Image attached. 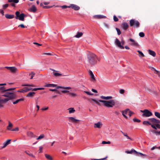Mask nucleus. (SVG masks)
<instances>
[{
  "label": "nucleus",
  "instance_id": "nucleus-1",
  "mask_svg": "<svg viewBox=\"0 0 160 160\" xmlns=\"http://www.w3.org/2000/svg\"><path fill=\"white\" fill-rule=\"evenodd\" d=\"M100 98L102 99L109 100H100V102L103 103L104 106L108 108H112L116 104V102L115 100L112 99V96H102L100 97Z\"/></svg>",
  "mask_w": 160,
  "mask_h": 160
},
{
  "label": "nucleus",
  "instance_id": "nucleus-2",
  "mask_svg": "<svg viewBox=\"0 0 160 160\" xmlns=\"http://www.w3.org/2000/svg\"><path fill=\"white\" fill-rule=\"evenodd\" d=\"M99 61V59L94 54L91 53L88 54V61L90 65H94L97 63L98 61Z\"/></svg>",
  "mask_w": 160,
  "mask_h": 160
},
{
  "label": "nucleus",
  "instance_id": "nucleus-3",
  "mask_svg": "<svg viewBox=\"0 0 160 160\" xmlns=\"http://www.w3.org/2000/svg\"><path fill=\"white\" fill-rule=\"evenodd\" d=\"M114 43L117 46L121 49H123L124 48L123 45L125 43V41L122 39L120 41L118 38H116L115 40Z\"/></svg>",
  "mask_w": 160,
  "mask_h": 160
},
{
  "label": "nucleus",
  "instance_id": "nucleus-4",
  "mask_svg": "<svg viewBox=\"0 0 160 160\" xmlns=\"http://www.w3.org/2000/svg\"><path fill=\"white\" fill-rule=\"evenodd\" d=\"M3 96L7 97V98L9 99V100L14 99L16 98V95L14 93L9 92H6Z\"/></svg>",
  "mask_w": 160,
  "mask_h": 160
},
{
  "label": "nucleus",
  "instance_id": "nucleus-5",
  "mask_svg": "<svg viewBox=\"0 0 160 160\" xmlns=\"http://www.w3.org/2000/svg\"><path fill=\"white\" fill-rule=\"evenodd\" d=\"M16 15V18L18 19L19 20L24 21V17L25 15L22 13L20 14V12L18 11H17L15 13Z\"/></svg>",
  "mask_w": 160,
  "mask_h": 160
},
{
  "label": "nucleus",
  "instance_id": "nucleus-6",
  "mask_svg": "<svg viewBox=\"0 0 160 160\" xmlns=\"http://www.w3.org/2000/svg\"><path fill=\"white\" fill-rule=\"evenodd\" d=\"M5 68L7 69L12 73H16L18 72V69L15 67H6Z\"/></svg>",
  "mask_w": 160,
  "mask_h": 160
},
{
  "label": "nucleus",
  "instance_id": "nucleus-7",
  "mask_svg": "<svg viewBox=\"0 0 160 160\" xmlns=\"http://www.w3.org/2000/svg\"><path fill=\"white\" fill-rule=\"evenodd\" d=\"M130 24L131 26H133L138 28L139 26L140 23L138 21L135 19H132L130 21Z\"/></svg>",
  "mask_w": 160,
  "mask_h": 160
},
{
  "label": "nucleus",
  "instance_id": "nucleus-8",
  "mask_svg": "<svg viewBox=\"0 0 160 160\" xmlns=\"http://www.w3.org/2000/svg\"><path fill=\"white\" fill-rule=\"evenodd\" d=\"M57 89L61 88L63 90L62 91V92L63 93H66L68 92L69 91L68 90H69L71 89V88L70 87H64L62 86H58L56 87Z\"/></svg>",
  "mask_w": 160,
  "mask_h": 160
},
{
  "label": "nucleus",
  "instance_id": "nucleus-9",
  "mask_svg": "<svg viewBox=\"0 0 160 160\" xmlns=\"http://www.w3.org/2000/svg\"><path fill=\"white\" fill-rule=\"evenodd\" d=\"M141 112L143 113L142 116L145 117H149L152 115V113L147 109L141 110Z\"/></svg>",
  "mask_w": 160,
  "mask_h": 160
},
{
  "label": "nucleus",
  "instance_id": "nucleus-10",
  "mask_svg": "<svg viewBox=\"0 0 160 160\" xmlns=\"http://www.w3.org/2000/svg\"><path fill=\"white\" fill-rule=\"evenodd\" d=\"M68 119L69 122L73 123H78L81 121L80 120L76 119L74 117H69Z\"/></svg>",
  "mask_w": 160,
  "mask_h": 160
},
{
  "label": "nucleus",
  "instance_id": "nucleus-11",
  "mask_svg": "<svg viewBox=\"0 0 160 160\" xmlns=\"http://www.w3.org/2000/svg\"><path fill=\"white\" fill-rule=\"evenodd\" d=\"M103 125V124L101 121H99L94 124V128H101Z\"/></svg>",
  "mask_w": 160,
  "mask_h": 160
},
{
  "label": "nucleus",
  "instance_id": "nucleus-12",
  "mask_svg": "<svg viewBox=\"0 0 160 160\" xmlns=\"http://www.w3.org/2000/svg\"><path fill=\"white\" fill-rule=\"evenodd\" d=\"M129 110H130L129 109H127L121 112L123 116L126 119H128V118L126 115L128 114V112H129Z\"/></svg>",
  "mask_w": 160,
  "mask_h": 160
},
{
  "label": "nucleus",
  "instance_id": "nucleus-13",
  "mask_svg": "<svg viewBox=\"0 0 160 160\" xmlns=\"http://www.w3.org/2000/svg\"><path fill=\"white\" fill-rule=\"evenodd\" d=\"M88 73L91 78V81L93 82L95 81H96V79L92 72L90 70L88 72Z\"/></svg>",
  "mask_w": 160,
  "mask_h": 160
},
{
  "label": "nucleus",
  "instance_id": "nucleus-14",
  "mask_svg": "<svg viewBox=\"0 0 160 160\" xmlns=\"http://www.w3.org/2000/svg\"><path fill=\"white\" fill-rule=\"evenodd\" d=\"M68 8H71L75 10H78L79 9L80 7L77 5L73 4H71L70 6H68Z\"/></svg>",
  "mask_w": 160,
  "mask_h": 160
},
{
  "label": "nucleus",
  "instance_id": "nucleus-15",
  "mask_svg": "<svg viewBox=\"0 0 160 160\" xmlns=\"http://www.w3.org/2000/svg\"><path fill=\"white\" fill-rule=\"evenodd\" d=\"M149 121L152 122L153 124L160 123V121L154 118H152L149 119Z\"/></svg>",
  "mask_w": 160,
  "mask_h": 160
},
{
  "label": "nucleus",
  "instance_id": "nucleus-16",
  "mask_svg": "<svg viewBox=\"0 0 160 160\" xmlns=\"http://www.w3.org/2000/svg\"><path fill=\"white\" fill-rule=\"evenodd\" d=\"M28 137L31 138H35L36 137V135L32 132L28 131L27 133Z\"/></svg>",
  "mask_w": 160,
  "mask_h": 160
},
{
  "label": "nucleus",
  "instance_id": "nucleus-17",
  "mask_svg": "<svg viewBox=\"0 0 160 160\" xmlns=\"http://www.w3.org/2000/svg\"><path fill=\"white\" fill-rule=\"evenodd\" d=\"M88 100L91 103H92V101H93V102H95V103H96L98 105H99V106L100 105V104L99 102H100V101L101 100H96L95 99L90 98Z\"/></svg>",
  "mask_w": 160,
  "mask_h": 160
},
{
  "label": "nucleus",
  "instance_id": "nucleus-18",
  "mask_svg": "<svg viewBox=\"0 0 160 160\" xmlns=\"http://www.w3.org/2000/svg\"><path fill=\"white\" fill-rule=\"evenodd\" d=\"M24 89H22L21 90H18L17 91V92L24 93L25 92H27L30 90H31L32 89L31 88H28L27 87L25 88Z\"/></svg>",
  "mask_w": 160,
  "mask_h": 160
},
{
  "label": "nucleus",
  "instance_id": "nucleus-19",
  "mask_svg": "<svg viewBox=\"0 0 160 160\" xmlns=\"http://www.w3.org/2000/svg\"><path fill=\"white\" fill-rule=\"evenodd\" d=\"M134 154L136 156H140L143 157H147L148 156L146 154H144L141 152H137V151H136V153H134Z\"/></svg>",
  "mask_w": 160,
  "mask_h": 160
},
{
  "label": "nucleus",
  "instance_id": "nucleus-20",
  "mask_svg": "<svg viewBox=\"0 0 160 160\" xmlns=\"http://www.w3.org/2000/svg\"><path fill=\"white\" fill-rule=\"evenodd\" d=\"M93 17L94 18L96 19H100L102 18H106V17L102 15H98L94 16Z\"/></svg>",
  "mask_w": 160,
  "mask_h": 160
},
{
  "label": "nucleus",
  "instance_id": "nucleus-21",
  "mask_svg": "<svg viewBox=\"0 0 160 160\" xmlns=\"http://www.w3.org/2000/svg\"><path fill=\"white\" fill-rule=\"evenodd\" d=\"M11 139H8L6 142H4L3 143V146L2 147V148H5L8 144L10 143Z\"/></svg>",
  "mask_w": 160,
  "mask_h": 160
},
{
  "label": "nucleus",
  "instance_id": "nucleus-22",
  "mask_svg": "<svg viewBox=\"0 0 160 160\" xmlns=\"http://www.w3.org/2000/svg\"><path fill=\"white\" fill-rule=\"evenodd\" d=\"M69 114L74 113L76 111L73 108H70L68 109Z\"/></svg>",
  "mask_w": 160,
  "mask_h": 160
},
{
  "label": "nucleus",
  "instance_id": "nucleus-23",
  "mask_svg": "<svg viewBox=\"0 0 160 160\" xmlns=\"http://www.w3.org/2000/svg\"><path fill=\"white\" fill-rule=\"evenodd\" d=\"M148 51L150 55L152 56L153 57H155L156 55V53L155 52L150 49H149Z\"/></svg>",
  "mask_w": 160,
  "mask_h": 160
},
{
  "label": "nucleus",
  "instance_id": "nucleus-24",
  "mask_svg": "<svg viewBox=\"0 0 160 160\" xmlns=\"http://www.w3.org/2000/svg\"><path fill=\"white\" fill-rule=\"evenodd\" d=\"M13 127V124L10 122V121L8 122V125L7 127V129L8 130H12L11 129Z\"/></svg>",
  "mask_w": 160,
  "mask_h": 160
},
{
  "label": "nucleus",
  "instance_id": "nucleus-25",
  "mask_svg": "<svg viewBox=\"0 0 160 160\" xmlns=\"http://www.w3.org/2000/svg\"><path fill=\"white\" fill-rule=\"evenodd\" d=\"M9 100H9V99H8L7 98L4 99H2L1 98L0 103H6Z\"/></svg>",
  "mask_w": 160,
  "mask_h": 160
},
{
  "label": "nucleus",
  "instance_id": "nucleus-26",
  "mask_svg": "<svg viewBox=\"0 0 160 160\" xmlns=\"http://www.w3.org/2000/svg\"><path fill=\"white\" fill-rule=\"evenodd\" d=\"M5 17L8 19H12L14 18V16L13 15H10L9 14H6L5 15Z\"/></svg>",
  "mask_w": 160,
  "mask_h": 160
},
{
  "label": "nucleus",
  "instance_id": "nucleus-27",
  "mask_svg": "<svg viewBox=\"0 0 160 160\" xmlns=\"http://www.w3.org/2000/svg\"><path fill=\"white\" fill-rule=\"evenodd\" d=\"M129 40L133 42L132 43V44H131L132 45L135 46H138V43H137L133 39H131V38H130V39H129Z\"/></svg>",
  "mask_w": 160,
  "mask_h": 160
},
{
  "label": "nucleus",
  "instance_id": "nucleus-28",
  "mask_svg": "<svg viewBox=\"0 0 160 160\" xmlns=\"http://www.w3.org/2000/svg\"><path fill=\"white\" fill-rule=\"evenodd\" d=\"M34 92H30L28 93L27 95V97H32L35 94Z\"/></svg>",
  "mask_w": 160,
  "mask_h": 160
},
{
  "label": "nucleus",
  "instance_id": "nucleus-29",
  "mask_svg": "<svg viewBox=\"0 0 160 160\" xmlns=\"http://www.w3.org/2000/svg\"><path fill=\"white\" fill-rule=\"evenodd\" d=\"M45 156L46 158L49 160H53V158L50 155L48 154H45Z\"/></svg>",
  "mask_w": 160,
  "mask_h": 160
},
{
  "label": "nucleus",
  "instance_id": "nucleus-30",
  "mask_svg": "<svg viewBox=\"0 0 160 160\" xmlns=\"http://www.w3.org/2000/svg\"><path fill=\"white\" fill-rule=\"evenodd\" d=\"M122 26L123 29L126 30L128 28V25L126 23L124 22L122 23Z\"/></svg>",
  "mask_w": 160,
  "mask_h": 160
},
{
  "label": "nucleus",
  "instance_id": "nucleus-31",
  "mask_svg": "<svg viewBox=\"0 0 160 160\" xmlns=\"http://www.w3.org/2000/svg\"><path fill=\"white\" fill-rule=\"evenodd\" d=\"M57 85L53 84H46L44 86L45 87H55L57 86Z\"/></svg>",
  "mask_w": 160,
  "mask_h": 160
},
{
  "label": "nucleus",
  "instance_id": "nucleus-32",
  "mask_svg": "<svg viewBox=\"0 0 160 160\" xmlns=\"http://www.w3.org/2000/svg\"><path fill=\"white\" fill-rule=\"evenodd\" d=\"M30 10L31 12H35L37 10V8L34 5H33L30 8Z\"/></svg>",
  "mask_w": 160,
  "mask_h": 160
},
{
  "label": "nucleus",
  "instance_id": "nucleus-33",
  "mask_svg": "<svg viewBox=\"0 0 160 160\" xmlns=\"http://www.w3.org/2000/svg\"><path fill=\"white\" fill-rule=\"evenodd\" d=\"M23 100H24V99L23 98H20V99H17L15 101L13 102V103L14 104H16L17 103H18L19 102L21 101H23Z\"/></svg>",
  "mask_w": 160,
  "mask_h": 160
},
{
  "label": "nucleus",
  "instance_id": "nucleus-34",
  "mask_svg": "<svg viewBox=\"0 0 160 160\" xmlns=\"http://www.w3.org/2000/svg\"><path fill=\"white\" fill-rule=\"evenodd\" d=\"M136 151L134 149H132L130 151H126L125 152L128 154H131L133 152L136 153Z\"/></svg>",
  "mask_w": 160,
  "mask_h": 160
},
{
  "label": "nucleus",
  "instance_id": "nucleus-35",
  "mask_svg": "<svg viewBox=\"0 0 160 160\" xmlns=\"http://www.w3.org/2000/svg\"><path fill=\"white\" fill-rule=\"evenodd\" d=\"M83 35V33L82 32H78L77 34L75 35V37L77 38H79L81 37Z\"/></svg>",
  "mask_w": 160,
  "mask_h": 160
},
{
  "label": "nucleus",
  "instance_id": "nucleus-36",
  "mask_svg": "<svg viewBox=\"0 0 160 160\" xmlns=\"http://www.w3.org/2000/svg\"><path fill=\"white\" fill-rule=\"evenodd\" d=\"M137 52H138L139 54V56L140 58H142L145 56L144 54L141 51H140L139 50H138L137 51Z\"/></svg>",
  "mask_w": 160,
  "mask_h": 160
},
{
  "label": "nucleus",
  "instance_id": "nucleus-37",
  "mask_svg": "<svg viewBox=\"0 0 160 160\" xmlns=\"http://www.w3.org/2000/svg\"><path fill=\"white\" fill-rule=\"evenodd\" d=\"M45 137V135L43 134H42L40 135L37 138V139L38 140H40L43 138Z\"/></svg>",
  "mask_w": 160,
  "mask_h": 160
},
{
  "label": "nucleus",
  "instance_id": "nucleus-38",
  "mask_svg": "<svg viewBox=\"0 0 160 160\" xmlns=\"http://www.w3.org/2000/svg\"><path fill=\"white\" fill-rule=\"evenodd\" d=\"M69 94L71 97H75L78 96L77 94L75 93L71 92Z\"/></svg>",
  "mask_w": 160,
  "mask_h": 160
},
{
  "label": "nucleus",
  "instance_id": "nucleus-39",
  "mask_svg": "<svg viewBox=\"0 0 160 160\" xmlns=\"http://www.w3.org/2000/svg\"><path fill=\"white\" fill-rule=\"evenodd\" d=\"M121 132L124 136L127 137L128 139H131V138L128 135L127 133H124L122 131H121Z\"/></svg>",
  "mask_w": 160,
  "mask_h": 160
},
{
  "label": "nucleus",
  "instance_id": "nucleus-40",
  "mask_svg": "<svg viewBox=\"0 0 160 160\" xmlns=\"http://www.w3.org/2000/svg\"><path fill=\"white\" fill-rule=\"evenodd\" d=\"M0 91L1 92L7 91V89H5V88L4 87H0Z\"/></svg>",
  "mask_w": 160,
  "mask_h": 160
},
{
  "label": "nucleus",
  "instance_id": "nucleus-41",
  "mask_svg": "<svg viewBox=\"0 0 160 160\" xmlns=\"http://www.w3.org/2000/svg\"><path fill=\"white\" fill-rule=\"evenodd\" d=\"M143 124L145 125H151V123L148 121H144L143 122Z\"/></svg>",
  "mask_w": 160,
  "mask_h": 160
},
{
  "label": "nucleus",
  "instance_id": "nucleus-42",
  "mask_svg": "<svg viewBox=\"0 0 160 160\" xmlns=\"http://www.w3.org/2000/svg\"><path fill=\"white\" fill-rule=\"evenodd\" d=\"M53 75L56 77L61 76L62 75V74L58 72H53Z\"/></svg>",
  "mask_w": 160,
  "mask_h": 160
},
{
  "label": "nucleus",
  "instance_id": "nucleus-43",
  "mask_svg": "<svg viewBox=\"0 0 160 160\" xmlns=\"http://www.w3.org/2000/svg\"><path fill=\"white\" fill-rule=\"evenodd\" d=\"M102 143L103 144H110L111 143V142L109 141L106 142L105 141H102Z\"/></svg>",
  "mask_w": 160,
  "mask_h": 160
},
{
  "label": "nucleus",
  "instance_id": "nucleus-44",
  "mask_svg": "<svg viewBox=\"0 0 160 160\" xmlns=\"http://www.w3.org/2000/svg\"><path fill=\"white\" fill-rule=\"evenodd\" d=\"M155 115L160 119V113L158 112H155Z\"/></svg>",
  "mask_w": 160,
  "mask_h": 160
},
{
  "label": "nucleus",
  "instance_id": "nucleus-45",
  "mask_svg": "<svg viewBox=\"0 0 160 160\" xmlns=\"http://www.w3.org/2000/svg\"><path fill=\"white\" fill-rule=\"evenodd\" d=\"M35 74V73L34 72H32L31 73H30L29 74V76H31V78H30L31 79H32L33 78Z\"/></svg>",
  "mask_w": 160,
  "mask_h": 160
},
{
  "label": "nucleus",
  "instance_id": "nucleus-46",
  "mask_svg": "<svg viewBox=\"0 0 160 160\" xmlns=\"http://www.w3.org/2000/svg\"><path fill=\"white\" fill-rule=\"evenodd\" d=\"M9 2H13L15 3H18L19 2L18 0H8Z\"/></svg>",
  "mask_w": 160,
  "mask_h": 160
},
{
  "label": "nucleus",
  "instance_id": "nucleus-47",
  "mask_svg": "<svg viewBox=\"0 0 160 160\" xmlns=\"http://www.w3.org/2000/svg\"><path fill=\"white\" fill-rule=\"evenodd\" d=\"M19 130V128L18 127H16L11 130V131H18Z\"/></svg>",
  "mask_w": 160,
  "mask_h": 160
},
{
  "label": "nucleus",
  "instance_id": "nucleus-48",
  "mask_svg": "<svg viewBox=\"0 0 160 160\" xmlns=\"http://www.w3.org/2000/svg\"><path fill=\"white\" fill-rule=\"evenodd\" d=\"M116 29L117 31L118 35H120L121 34V32L120 30L117 28H116Z\"/></svg>",
  "mask_w": 160,
  "mask_h": 160
},
{
  "label": "nucleus",
  "instance_id": "nucleus-49",
  "mask_svg": "<svg viewBox=\"0 0 160 160\" xmlns=\"http://www.w3.org/2000/svg\"><path fill=\"white\" fill-rule=\"evenodd\" d=\"M154 73L158 74L159 77H160V72L156 70Z\"/></svg>",
  "mask_w": 160,
  "mask_h": 160
},
{
  "label": "nucleus",
  "instance_id": "nucleus-50",
  "mask_svg": "<svg viewBox=\"0 0 160 160\" xmlns=\"http://www.w3.org/2000/svg\"><path fill=\"white\" fill-rule=\"evenodd\" d=\"M22 86H30V87H35V86L33 84H25L22 85Z\"/></svg>",
  "mask_w": 160,
  "mask_h": 160
},
{
  "label": "nucleus",
  "instance_id": "nucleus-51",
  "mask_svg": "<svg viewBox=\"0 0 160 160\" xmlns=\"http://www.w3.org/2000/svg\"><path fill=\"white\" fill-rule=\"evenodd\" d=\"M144 34L143 32H140L139 33V36L141 37H144Z\"/></svg>",
  "mask_w": 160,
  "mask_h": 160
},
{
  "label": "nucleus",
  "instance_id": "nucleus-52",
  "mask_svg": "<svg viewBox=\"0 0 160 160\" xmlns=\"http://www.w3.org/2000/svg\"><path fill=\"white\" fill-rule=\"evenodd\" d=\"M113 19L115 22H117L118 20V18L115 16H114Z\"/></svg>",
  "mask_w": 160,
  "mask_h": 160
},
{
  "label": "nucleus",
  "instance_id": "nucleus-53",
  "mask_svg": "<svg viewBox=\"0 0 160 160\" xmlns=\"http://www.w3.org/2000/svg\"><path fill=\"white\" fill-rule=\"evenodd\" d=\"M84 92L88 95H93V93H92L89 92L84 91Z\"/></svg>",
  "mask_w": 160,
  "mask_h": 160
},
{
  "label": "nucleus",
  "instance_id": "nucleus-54",
  "mask_svg": "<svg viewBox=\"0 0 160 160\" xmlns=\"http://www.w3.org/2000/svg\"><path fill=\"white\" fill-rule=\"evenodd\" d=\"M119 92L120 93L122 94L124 92V90L122 89H120L119 90Z\"/></svg>",
  "mask_w": 160,
  "mask_h": 160
},
{
  "label": "nucleus",
  "instance_id": "nucleus-55",
  "mask_svg": "<svg viewBox=\"0 0 160 160\" xmlns=\"http://www.w3.org/2000/svg\"><path fill=\"white\" fill-rule=\"evenodd\" d=\"M133 121L135 122H140V120L136 118L133 119Z\"/></svg>",
  "mask_w": 160,
  "mask_h": 160
},
{
  "label": "nucleus",
  "instance_id": "nucleus-56",
  "mask_svg": "<svg viewBox=\"0 0 160 160\" xmlns=\"http://www.w3.org/2000/svg\"><path fill=\"white\" fill-rule=\"evenodd\" d=\"M133 114V113L132 112V111L129 110V112H128V115H129V117H130L132 114Z\"/></svg>",
  "mask_w": 160,
  "mask_h": 160
},
{
  "label": "nucleus",
  "instance_id": "nucleus-57",
  "mask_svg": "<svg viewBox=\"0 0 160 160\" xmlns=\"http://www.w3.org/2000/svg\"><path fill=\"white\" fill-rule=\"evenodd\" d=\"M27 154L28 155H29V156H30L32 157L35 158V156L34 155H33V154L32 153H27Z\"/></svg>",
  "mask_w": 160,
  "mask_h": 160
},
{
  "label": "nucleus",
  "instance_id": "nucleus-58",
  "mask_svg": "<svg viewBox=\"0 0 160 160\" xmlns=\"http://www.w3.org/2000/svg\"><path fill=\"white\" fill-rule=\"evenodd\" d=\"M42 147L41 146H40L39 147V153H40V152H42Z\"/></svg>",
  "mask_w": 160,
  "mask_h": 160
},
{
  "label": "nucleus",
  "instance_id": "nucleus-59",
  "mask_svg": "<svg viewBox=\"0 0 160 160\" xmlns=\"http://www.w3.org/2000/svg\"><path fill=\"white\" fill-rule=\"evenodd\" d=\"M149 68L152 70L154 72H155V71L156 70L153 67H150Z\"/></svg>",
  "mask_w": 160,
  "mask_h": 160
},
{
  "label": "nucleus",
  "instance_id": "nucleus-60",
  "mask_svg": "<svg viewBox=\"0 0 160 160\" xmlns=\"http://www.w3.org/2000/svg\"><path fill=\"white\" fill-rule=\"evenodd\" d=\"M8 4H5L3 5V8L4 9H5L6 8L8 7Z\"/></svg>",
  "mask_w": 160,
  "mask_h": 160
},
{
  "label": "nucleus",
  "instance_id": "nucleus-61",
  "mask_svg": "<svg viewBox=\"0 0 160 160\" xmlns=\"http://www.w3.org/2000/svg\"><path fill=\"white\" fill-rule=\"evenodd\" d=\"M108 158V157H106L105 158H102L101 159H92V160H104L106 159V158Z\"/></svg>",
  "mask_w": 160,
  "mask_h": 160
},
{
  "label": "nucleus",
  "instance_id": "nucleus-62",
  "mask_svg": "<svg viewBox=\"0 0 160 160\" xmlns=\"http://www.w3.org/2000/svg\"><path fill=\"white\" fill-rule=\"evenodd\" d=\"M150 131L151 132H152L153 133H156H156H157V132H158V131H155V130H150Z\"/></svg>",
  "mask_w": 160,
  "mask_h": 160
},
{
  "label": "nucleus",
  "instance_id": "nucleus-63",
  "mask_svg": "<svg viewBox=\"0 0 160 160\" xmlns=\"http://www.w3.org/2000/svg\"><path fill=\"white\" fill-rule=\"evenodd\" d=\"M21 27L22 28H25V27L23 24H21L18 26V27Z\"/></svg>",
  "mask_w": 160,
  "mask_h": 160
},
{
  "label": "nucleus",
  "instance_id": "nucleus-64",
  "mask_svg": "<svg viewBox=\"0 0 160 160\" xmlns=\"http://www.w3.org/2000/svg\"><path fill=\"white\" fill-rule=\"evenodd\" d=\"M33 43L34 44L37 45L38 46H41L42 45V44H39L38 43L36 42H33Z\"/></svg>",
  "mask_w": 160,
  "mask_h": 160
}]
</instances>
